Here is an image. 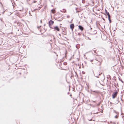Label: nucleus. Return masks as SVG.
Returning a JSON list of instances; mask_svg holds the SVG:
<instances>
[{"label": "nucleus", "mask_w": 124, "mask_h": 124, "mask_svg": "<svg viewBox=\"0 0 124 124\" xmlns=\"http://www.w3.org/2000/svg\"><path fill=\"white\" fill-rule=\"evenodd\" d=\"M33 3H35V2H37V1H34V2H33Z\"/></svg>", "instance_id": "dca6fc26"}, {"label": "nucleus", "mask_w": 124, "mask_h": 124, "mask_svg": "<svg viewBox=\"0 0 124 124\" xmlns=\"http://www.w3.org/2000/svg\"><path fill=\"white\" fill-rule=\"evenodd\" d=\"M117 92H115L112 95V98L113 99L115 98L117 95Z\"/></svg>", "instance_id": "f03ea898"}, {"label": "nucleus", "mask_w": 124, "mask_h": 124, "mask_svg": "<svg viewBox=\"0 0 124 124\" xmlns=\"http://www.w3.org/2000/svg\"><path fill=\"white\" fill-rule=\"evenodd\" d=\"M51 12L52 13H53L54 14L55 13V10L53 9H52L51 10Z\"/></svg>", "instance_id": "6e6552de"}, {"label": "nucleus", "mask_w": 124, "mask_h": 124, "mask_svg": "<svg viewBox=\"0 0 124 124\" xmlns=\"http://www.w3.org/2000/svg\"><path fill=\"white\" fill-rule=\"evenodd\" d=\"M85 1L84 0V1H82V2L83 3H84V2Z\"/></svg>", "instance_id": "f3484780"}, {"label": "nucleus", "mask_w": 124, "mask_h": 124, "mask_svg": "<svg viewBox=\"0 0 124 124\" xmlns=\"http://www.w3.org/2000/svg\"><path fill=\"white\" fill-rule=\"evenodd\" d=\"M63 64L64 65H66L67 64V63L66 62H63Z\"/></svg>", "instance_id": "1a4fd4ad"}, {"label": "nucleus", "mask_w": 124, "mask_h": 124, "mask_svg": "<svg viewBox=\"0 0 124 124\" xmlns=\"http://www.w3.org/2000/svg\"><path fill=\"white\" fill-rule=\"evenodd\" d=\"M108 19L109 21V22L110 23L111 22V20L110 19V14L108 15Z\"/></svg>", "instance_id": "0eeeda50"}, {"label": "nucleus", "mask_w": 124, "mask_h": 124, "mask_svg": "<svg viewBox=\"0 0 124 124\" xmlns=\"http://www.w3.org/2000/svg\"><path fill=\"white\" fill-rule=\"evenodd\" d=\"M121 82H122L123 83H124L123 82V81H122V80H121Z\"/></svg>", "instance_id": "412c9836"}, {"label": "nucleus", "mask_w": 124, "mask_h": 124, "mask_svg": "<svg viewBox=\"0 0 124 124\" xmlns=\"http://www.w3.org/2000/svg\"><path fill=\"white\" fill-rule=\"evenodd\" d=\"M106 14L107 15L109 14V12H106Z\"/></svg>", "instance_id": "9d476101"}, {"label": "nucleus", "mask_w": 124, "mask_h": 124, "mask_svg": "<svg viewBox=\"0 0 124 124\" xmlns=\"http://www.w3.org/2000/svg\"><path fill=\"white\" fill-rule=\"evenodd\" d=\"M85 1L84 0V1H82V2L83 3H84V2Z\"/></svg>", "instance_id": "a211bd4d"}, {"label": "nucleus", "mask_w": 124, "mask_h": 124, "mask_svg": "<svg viewBox=\"0 0 124 124\" xmlns=\"http://www.w3.org/2000/svg\"><path fill=\"white\" fill-rule=\"evenodd\" d=\"M74 25L73 23L71 24L70 25V28L72 30V31L73 30V29L74 28Z\"/></svg>", "instance_id": "20e7f679"}, {"label": "nucleus", "mask_w": 124, "mask_h": 124, "mask_svg": "<svg viewBox=\"0 0 124 124\" xmlns=\"http://www.w3.org/2000/svg\"><path fill=\"white\" fill-rule=\"evenodd\" d=\"M78 27L79 29H80L81 31L83 30L84 28L83 27L80 25H79L78 26Z\"/></svg>", "instance_id": "423d86ee"}, {"label": "nucleus", "mask_w": 124, "mask_h": 124, "mask_svg": "<svg viewBox=\"0 0 124 124\" xmlns=\"http://www.w3.org/2000/svg\"><path fill=\"white\" fill-rule=\"evenodd\" d=\"M93 61V59H91L90 60V61L91 62H92Z\"/></svg>", "instance_id": "ddd939ff"}, {"label": "nucleus", "mask_w": 124, "mask_h": 124, "mask_svg": "<svg viewBox=\"0 0 124 124\" xmlns=\"http://www.w3.org/2000/svg\"><path fill=\"white\" fill-rule=\"evenodd\" d=\"M54 22L51 20H50L49 22V25L50 26L53 25L54 23Z\"/></svg>", "instance_id": "7ed1b4c3"}, {"label": "nucleus", "mask_w": 124, "mask_h": 124, "mask_svg": "<svg viewBox=\"0 0 124 124\" xmlns=\"http://www.w3.org/2000/svg\"><path fill=\"white\" fill-rule=\"evenodd\" d=\"M40 23H42V21L41 20H40Z\"/></svg>", "instance_id": "4468645a"}, {"label": "nucleus", "mask_w": 124, "mask_h": 124, "mask_svg": "<svg viewBox=\"0 0 124 124\" xmlns=\"http://www.w3.org/2000/svg\"><path fill=\"white\" fill-rule=\"evenodd\" d=\"M54 30H56L58 31H60V29L57 26H56L54 27Z\"/></svg>", "instance_id": "39448f33"}, {"label": "nucleus", "mask_w": 124, "mask_h": 124, "mask_svg": "<svg viewBox=\"0 0 124 124\" xmlns=\"http://www.w3.org/2000/svg\"><path fill=\"white\" fill-rule=\"evenodd\" d=\"M70 95V96H71V95Z\"/></svg>", "instance_id": "4be33fe9"}, {"label": "nucleus", "mask_w": 124, "mask_h": 124, "mask_svg": "<svg viewBox=\"0 0 124 124\" xmlns=\"http://www.w3.org/2000/svg\"><path fill=\"white\" fill-rule=\"evenodd\" d=\"M93 102H96V101H93Z\"/></svg>", "instance_id": "aec40b11"}, {"label": "nucleus", "mask_w": 124, "mask_h": 124, "mask_svg": "<svg viewBox=\"0 0 124 124\" xmlns=\"http://www.w3.org/2000/svg\"><path fill=\"white\" fill-rule=\"evenodd\" d=\"M61 68V69L62 70H65V69H62V68Z\"/></svg>", "instance_id": "6ab92c4d"}, {"label": "nucleus", "mask_w": 124, "mask_h": 124, "mask_svg": "<svg viewBox=\"0 0 124 124\" xmlns=\"http://www.w3.org/2000/svg\"><path fill=\"white\" fill-rule=\"evenodd\" d=\"M93 51L94 52V53H97V51L95 50H94Z\"/></svg>", "instance_id": "f8f14e48"}, {"label": "nucleus", "mask_w": 124, "mask_h": 124, "mask_svg": "<svg viewBox=\"0 0 124 124\" xmlns=\"http://www.w3.org/2000/svg\"><path fill=\"white\" fill-rule=\"evenodd\" d=\"M105 13H106V12H107V10L106 9H105Z\"/></svg>", "instance_id": "2eb2a0df"}, {"label": "nucleus", "mask_w": 124, "mask_h": 124, "mask_svg": "<svg viewBox=\"0 0 124 124\" xmlns=\"http://www.w3.org/2000/svg\"><path fill=\"white\" fill-rule=\"evenodd\" d=\"M102 62V58L100 56L97 55L95 57V61L94 62L96 66H101Z\"/></svg>", "instance_id": "f257e3e1"}, {"label": "nucleus", "mask_w": 124, "mask_h": 124, "mask_svg": "<svg viewBox=\"0 0 124 124\" xmlns=\"http://www.w3.org/2000/svg\"><path fill=\"white\" fill-rule=\"evenodd\" d=\"M118 117V115H116L115 116V117L116 118H117Z\"/></svg>", "instance_id": "9b49d317"}, {"label": "nucleus", "mask_w": 124, "mask_h": 124, "mask_svg": "<svg viewBox=\"0 0 124 124\" xmlns=\"http://www.w3.org/2000/svg\"><path fill=\"white\" fill-rule=\"evenodd\" d=\"M59 35L61 36V35L60 34H59Z\"/></svg>", "instance_id": "5701e85b"}]
</instances>
